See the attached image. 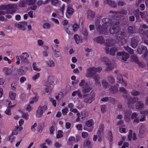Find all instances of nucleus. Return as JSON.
Listing matches in <instances>:
<instances>
[{
	"mask_svg": "<svg viewBox=\"0 0 148 148\" xmlns=\"http://www.w3.org/2000/svg\"><path fill=\"white\" fill-rule=\"evenodd\" d=\"M102 22L103 27L102 28L99 24V21H97L96 22V28L98 31L100 32V34H105L108 31L107 28L108 26L110 25L112 26L113 25V23L110 19L107 18H103L102 20Z\"/></svg>",
	"mask_w": 148,
	"mask_h": 148,
	"instance_id": "obj_2",
	"label": "nucleus"
},
{
	"mask_svg": "<svg viewBox=\"0 0 148 148\" xmlns=\"http://www.w3.org/2000/svg\"><path fill=\"white\" fill-rule=\"evenodd\" d=\"M17 84V83L16 82H12L11 85V88L12 90H14L16 89Z\"/></svg>",
	"mask_w": 148,
	"mask_h": 148,
	"instance_id": "obj_46",
	"label": "nucleus"
},
{
	"mask_svg": "<svg viewBox=\"0 0 148 148\" xmlns=\"http://www.w3.org/2000/svg\"><path fill=\"white\" fill-rule=\"evenodd\" d=\"M94 99V96L90 97L88 99H85L84 100V101L86 103H91L93 100Z\"/></svg>",
	"mask_w": 148,
	"mask_h": 148,
	"instance_id": "obj_34",
	"label": "nucleus"
},
{
	"mask_svg": "<svg viewBox=\"0 0 148 148\" xmlns=\"http://www.w3.org/2000/svg\"><path fill=\"white\" fill-rule=\"evenodd\" d=\"M45 142L47 143L48 145H51L52 143V140L49 138L46 139L45 140Z\"/></svg>",
	"mask_w": 148,
	"mask_h": 148,
	"instance_id": "obj_57",
	"label": "nucleus"
},
{
	"mask_svg": "<svg viewBox=\"0 0 148 148\" xmlns=\"http://www.w3.org/2000/svg\"><path fill=\"white\" fill-rule=\"evenodd\" d=\"M11 102L9 103L8 104V109L6 110L5 111V113L7 115H10L11 114V113L10 112V108H12V107H14V105L11 106Z\"/></svg>",
	"mask_w": 148,
	"mask_h": 148,
	"instance_id": "obj_31",
	"label": "nucleus"
},
{
	"mask_svg": "<svg viewBox=\"0 0 148 148\" xmlns=\"http://www.w3.org/2000/svg\"><path fill=\"white\" fill-rule=\"evenodd\" d=\"M136 108L137 109H140L143 108L144 106V104L142 101H138L135 104Z\"/></svg>",
	"mask_w": 148,
	"mask_h": 148,
	"instance_id": "obj_25",
	"label": "nucleus"
},
{
	"mask_svg": "<svg viewBox=\"0 0 148 148\" xmlns=\"http://www.w3.org/2000/svg\"><path fill=\"white\" fill-rule=\"evenodd\" d=\"M125 36V34L124 32H119L116 37L117 39L119 40L123 38Z\"/></svg>",
	"mask_w": 148,
	"mask_h": 148,
	"instance_id": "obj_26",
	"label": "nucleus"
},
{
	"mask_svg": "<svg viewBox=\"0 0 148 148\" xmlns=\"http://www.w3.org/2000/svg\"><path fill=\"white\" fill-rule=\"evenodd\" d=\"M57 79L55 78L52 76H49L47 79V82L48 84L51 85H55L57 84Z\"/></svg>",
	"mask_w": 148,
	"mask_h": 148,
	"instance_id": "obj_15",
	"label": "nucleus"
},
{
	"mask_svg": "<svg viewBox=\"0 0 148 148\" xmlns=\"http://www.w3.org/2000/svg\"><path fill=\"white\" fill-rule=\"evenodd\" d=\"M74 10L72 7H71L69 5L67 6L66 10V13L69 15H71L74 12Z\"/></svg>",
	"mask_w": 148,
	"mask_h": 148,
	"instance_id": "obj_21",
	"label": "nucleus"
},
{
	"mask_svg": "<svg viewBox=\"0 0 148 148\" xmlns=\"http://www.w3.org/2000/svg\"><path fill=\"white\" fill-rule=\"evenodd\" d=\"M37 44L38 46H42L44 44V42L42 40L39 39L37 40Z\"/></svg>",
	"mask_w": 148,
	"mask_h": 148,
	"instance_id": "obj_62",
	"label": "nucleus"
},
{
	"mask_svg": "<svg viewBox=\"0 0 148 148\" xmlns=\"http://www.w3.org/2000/svg\"><path fill=\"white\" fill-rule=\"evenodd\" d=\"M74 32L77 31L79 27V25L77 24H75L72 25Z\"/></svg>",
	"mask_w": 148,
	"mask_h": 148,
	"instance_id": "obj_51",
	"label": "nucleus"
},
{
	"mask_svg": "<svg viewBox=\"0 0 148 148\" xmlns=\"http://www.w3.org/2000/svg\"><path fill=\"white\" fill-rule=\"evenodd\" d=\"M103 2L105 4H108L111 6L116 8L117 6V5L120 6H122L125 4V1L122 0H119L117 2V3H115L114 1H112L111 0H103Z\"/></svg>",
	"mask_w": 148,
	"mask_h": 148,
	"instance_id": "obj_5",
	"label": "nucleus"
},
{
	"mask_svg": "<svg viewBox=\"0 0 148 148\" xmlns=\"http://www.w3.org/2000/svg\"><path fill=\"white\" fill-rule=\"evenodd\" d=\"M104 128V125L102 124H101L100 125L97 132L98 134H101L103 131Z\"/></svg>",
	"mask_w": 148,
	"mask_h": 148,
	"instance_id": "obj_47",
	"label": "nucleus"
},
{
	"mask_svg": "<svg viewBox=\"0 0 148 148\" xmlns=\"http://www.w3.org/2000/svg\"><path fill=\"white\" fill-rule=\"evenodd\" d=\"M87 18L89 20H92L95 16V13L94 12L89 10L87 12Z\"/></svg>",
	"mask_w": 148,
	"mask_h": 148,
	"instance_id": "obj_20",
	"label": "nucleus"
},
{
	"mask_svg": "<svg viewBox=\"0 0 148 148\" xmlns=\"http://www.w3.org/2000/svg\"><path fill=\"white\" fill-rule=\"evenodd\" d=\"M113 23V26L111 27L109 30V32L112 34H115L117 33L119 31V27L118 26H117V24L116 25H114Z\"/></svg>",
	"mask_w": 148,
	"mask_h": 148,
	"instance_id": "obj_13",
	"label": "nucleus"
},
{
	"mask_svg": "<svg viewBox=\"0 0 148 148\" xmlns=\"http://www.w3.org/2000/svg\"><path fill=\"white\" fill-rule=\"evenodd\" d=\"M119 91L121 93H123L124 98L125 99H127L128 100V107L131 108H133L134 104L138 100V98L136 97H134L133 98L130 97L127 94V90L123 87H121L120 88Z\"/></svg>",
	"mask_w": 148,
	"mask_h": 148,
	"instance_id": "obj_3",
	"label": "nucleus"
},
{
	"mask_svg": "<svg viewBox=\"0 0 148 148\" xmlns=\"http://www.w3.org/2000/svg\"><path fill=\"white\" fill-rule=\"evenodd\" d=\"M101 69V68L100 67L89 68L87 70L86 76L88 78L93 77L95 82L101 85L100 83L99 82L100 77L97 74V73L99 72Z\"/></svg>",
	"mask_w": 148,
	"mask_h": 148,
	"instance_id": "obj_1",
	"label": "nucleus"
},
{
	"mask_svg": "<svg viewBox=\"0 0 148 148\" xmlns=\"http://www.w3.org/2000/svg\"><path fill=\"white\" fill-rule=\"evenodd\" d=\"M15 4L10 3L7 5L8 9H12L14 8Z\"/></svg>",
	"mask_w": 148,
	"mask_h": 148,
	"instance_id": "obj_63",
	"label": "nucleus"
},
{
	"mask_svg": "<svg viewBox=\"0 0 148 148\" xmlns=\"http://www.w3.org/2000/svg\"><path fill=\"white\" fill-rule=\"evenodd\" d=\"M53 53L54 56L56 58L59 57L61 55L60 51L56 49L54 50Z\"/></svg>",
	"mask_w": 148,
	"mask_h": 148,
	"instance_id": "obj_40",
	"label": "nucleus"
},
{
	"mask_svg": "<svg viewBox=\"0 0 148 148\" xmlns=\"http://www.w3.org/2000/svg\"><path fill=\"white\" fill-rule=\"evenodd\" d=\"M65 8V5L64 4H63L62 7L59 9V11H58L57 12V14L60 16L63 17V16Z\"/></svg>",
	"mask_w": 148,
	"mask_h": 148,
	"instance_id": "obj_22",
	"label": "nucleus"
},
{
	"mask_svg": "<svg viewBox=\"0 0 148 148\" xmlns=\"http://www.w3.org/2000/svg\"><path fill=\"white\" fill-rule=\"evenodd\" d=\"M127 13V10H122L118 12L115 13V14L114 15V16L115 17L114 18H116V19H123L124 18V16L122 14L126 15Z\"/></svg>",
	"mask_w": 148,
	"mask_h": 148,
	"instance_id": "obj_7",
	"label": "nucleus"
},
{
	"mask_svg": "<svg viewBox=\"0 0 148 148\" xmlns=\"http://www.w3.org/2000/svg\"><path fill=\"white\" fill-rule=\"evenodd\" d=\"M27 23L26 21H24L19 23H16L14 24V26L19 29L23 30L25 31L26 29Z\"/></svg>",
	"mask_w": 148,
	"mask_h": 148,
	"instance_id": "obj_9",
	"label": "nucleus"
},
{
	"mask_svg": "<svg viewBox=\"0 0 148 148\" xmlns=\"http://www.w3.org/2000/svg\"><path fill=\"white\" fill-rule=\"evenodd\" d=\"M29 57V55L26 52L23 53L20 56L21 60L26 63L28 62L27 58Z\"/></svg>",
	"mask_w": 148,
	"mask_h": 148,
	"instance_id": "obj_17",
	"label": "nucleus"
},
{
	"mask_svg": "<svg viewBox=\"0 0 148 148\" xmlns=\"http://www.w3.org/2000/svg\"><path fill=\"white\" fill-rule=\"evenodd\" d=\"M132 112L130 110L125 111V112L124 119L125 121L128 122L130 121L131 118L134 119V122L136 123H138L139 122V116L138 114L136 112H134L132 113L130 117V114Z\"/></svg>",
	"mask_w": 148,
	"mask_h": 148,
	"instance_id": "obj_4",
	"label": "nucleus"
},
{
	"mask_svg": "<svg viewBox=\"0 0 148 148\" xmlns=\"http://www.w3.org/2000/svg\"><path fill=\"white\" fill-rule=\"evenodd\" d=\"M63 136L62 132L61 130L58 131V133L56 134V137L57 138L62 137Z\"/></svg>",
	"mask_w": 148,
	"mask_h": 148,
	"instance_id": "obj_52",
	"label": "nucleus"
},
{
	"mask_svg": "<svg viewBox=\"0 0 148 148\" xmlns=\"http://www.w3.org/2000/svg\"><path fill=\"white\" fill-rule=\"evenodd\" d=\"M40 76V74L39 73H37L36 74L34 75L32 77V79L34 81H36V80L38 79Z\"/></svg>",
	"mask_w": 148,
	"mask_h": 148,
	"instance_id": "obj_43",
	"label": "nucleus"
},
{
	"mask_svg": "<svg viewBox=\"0 0 148 148\" xmlns=\"http://www.w3.org/2000/svg\"><path fill=\"white\" fill-rule=\"evenodd\" d=\"M110 90L113 93H116L118 91V87L116 86H115L113 87V88H112V87L111 86L110 88Z\"/></svg>",
	"mask_w": 148,
	"mask_h": 148,
	"instance_id": "obj_44",
	"label": "nucleus"
},
{
	"mask_svg": "<svg viewBox=\"0 0 148 148\" xmlns=\"http://www.w3.org/2000/svg\"><path fill=\"white\" fill-rule=\"evenodd\" d=\"M0 10H3L4 12L7 11V13H8V11L7 10L8 9L7 5H1L0 7Z\"/></svg>",
	"mask_w": 148,
	"mask_h": 148,
	"instance_id": "obj_50",
	"label": "nucleus"
},
{
	"mask_svg": "<svg viewBox=\"0 0 148 148\" xmlns=\"http://www.w3.org/2000/svg\"><path fill=\"white\" fill-rule=\"evenodd\" d=\"M84 84L85 85V86L83 88V93H86L89 92L92 89V88L89 86L87 83H85V81L84 79L82 80L81 81L79 84V86H82Z\"/></svg>",
	"mask_w": 148,
	"mask_h": 148,
	"instance_id": "obj_6",
	"label": "nucleus"
},
{
	"mask_svg": "<svg viewBox=\"0 0 148 148\" xmlns=\"http://www.w3.org/2000/svg\"><path fill=\"white\" fill-rule=\"evenodd\" d=\"M32 66L34 70L37 71H40L41 69L40 68H38L36 66V64L35 63H34L32 64Z\"/></svg>",
	"mask_w": 148,
	"mask_h": 148,
	"instance_id": "obj_54",
	"label": "nucleus"
},
{
	"mask_svg": "<svg viewBox=\"0 0 148 148\" xmlns=\"http://www.w3.org/2000/svg\"><path fill=\"white\" fill-rule=\"evenodd\" d=\"M25 108L26 110L28 112L31 111L33 109L31 107L29 104H28L26 105L25 106Z\"/></svg>",
	"mask_w": 148,
	"mask_h": 148,
	"instance_id": "obj_55",
	"label": "nucleus"
},
{
	"mask_svg": "<svg viewBox=\"0 0 148 148\" xmlns=\"http://www.w3.org/2000/svg\"><path fill=\"white\" fill-rule=\"evenodd\" d=\"M53 41L55 45V47L56 48L58 47L59 46V44L60 42L59 40L57 38H56L53 40Z\"/></svg>",
	"mask_w": 148,
	"mask_h": 148,
	"instance_id": "obj_49",
	"label": "nucleus"
},
{
	"mask_svg": "<svg viewBox=\"0 0 148 148\" xmlns=\"http://www.w3.org/2000/svg\"><path fill=\"white\" fill-rule=\"evenodd\" d=\"M65 30L68 34H72L74 33L73 27L71 25H69L68 27L65 28Z\"/></svg>",
	"mask_w": 148,
	"mask_h": 148,
	"instance_id": "obj_19",
	"label": "nucleus"
},
{
	"mask_svg": "<svg viewBox=\"0 0 148 148\" xmlns=\"http://www.w3.org/2000/svg\"><path fill=\"white\" fill-rule=\"evenodd\" d=\"M22 116L25 119H27L28 118L29 114L27 113H24L22 114Z\"/></svg>",
	"mask_w": 148,
	"mask_h": 148,
	"instance_id": "obj_59",
	"label": "nucleus"
},
{
	"mask_svg": "<svg viewBox=\"0 0 148 148\" xmlns=\"http://www.w3.org/2000/svg\"><path fill=\"white\" fill-rule=\"evenodd\" d=\"M102 84L103 86L105 88H108L109 87V84L105 80H103L102 82Z\"/></svg>",
	"mask_w": 148,
	"mask_h": 148,
	"instance_id": "obj_48",
	"label": "nucleus"
},
{
	"mask_svg": "<svg viewBox=\"0 0 148 148\" xmlns=\"http://www.w3.org/2000/svg\"><path fill=\"white\" fill-rule=\"evenodd\" d=\"M47 109V106H44L42 107H39L36 111V117H41L43 113Z\"/></svg>",
	"mask_w": 148,
	"mask_h": 148,
	"instance_id": "obj_10",
	"label": "nucleus"
},
{
	"mask_svg": "<svg viewBox=\"0 0 148 148\" xmlns=\"http://www.w3.org/2000/svg\"><path fill=\"white\" fill-rule=\"evenodd\" d=\"M136 28L134 27L129 26L128 28V32L130 33H134L135 32Z\"/></svg>",
	"mask_w": 148,
	"mask_h": 148,
	"instance_id": "obj_35",
	"label": "nucleus"
},
{
	"mask_svg": "<svg viewBox=\"0 0 148 148\" xmlns=\"http://www.w3.org/2000/svg\"><path fill=\"white\" fill-rule=\"evenodd\" d=\"M56 99L57 100H60L63 98V94L62 92H60L58 94L55 96Z\"/></svg>",
	"mask_w": 148,
	"mask_h": 148,
	"instance_id": "obj_37",
	"label": "nucleus"
},
{
	"mask_svg": "<svg viewBox=\"0 0 148 148\" xmlns=\"http://www.w3.org/2000/svg\"><path fill=\"white\" fill-rule=\"evenodd\" d=\"M46 63L47 66L49 67H53L55 66L54 62L51 60H49L47 61Z\"/></svg>",
	"mask_w": 148,
	"mask_h": 148,
	"instance_id": "obj_30",
	"label": "nucleus"
},
{
	"mask_svg": "<svg viewBox=\"0 0 148 148\" xmlns=\"http://www.w3.org/2000/svg\"><path fill=\"white\" fill-rule=\"evenodd\" d=\"M117 54L118 56H121L122 60L125 61H126L129 57V54L124 52H117Z\"/></svg>",
	"mask_w": 148,
	"mask_h": 148,
	"instance_id": "obj_14",
	"label": "nucleus"
},
{
	"mask_svg": "<svg viewBox=\"0 0 148 148\" xmlns=\"http://www.w3.org/2000/svg\"><path fill=\"white\" fill-rule=\"evenodd\" d=\"M94 124V121L92 119H90L87 121L86 123V125L88 127H89L87 129H85V128H84V129L86 130L89 132L92 131L93 130V125Z\"/></svg>",
	"mask_w": 148,
	"mask_h": 148,
	"instance_id": "obj_8",
	"label": "nucleus"
},
{
	"mask_svg": "<svg viewBox=\"0 0 148 148\" xmlns=\"http://www.w3.org/2000/svg\"><path fill=\"white\" fill-rule=\"evenodd\" d=\"M3 72L5 74V75H8L11 73L9 70V69L7 67H4L3 69Z\"/></svg>",
	"mask_w": 148,
	"mask_h": 148,
	"instance_id": "obj_38",
	"label": "nucleus"
},
{
	"mask_svg": "<svg viewBox=\"0 0 148 148\" xmlns=\"http://www.w3.org/2000/svg\"><path fill=\"white\" fill-rule=\"evenodd\" d=\"M147 49V48L146 46L142 45L139 46L137 50L138 53L140 54L144 53L146 52Z\"/></svg>",
	"mask_w": 148,
	"mask_h": 148,
	"instance_id": "obj_18",
	"label": "nucleus"
},
{
	"mask_svg": "<svg viewBox=\"0 0 148 148\" xmlns=\"http://www.w3.org/2000/svg\"><path fill=\"white\" fill-rule=\"evenodd\" d=\"M16 96V93L13 91H10L9 92V96L11 99L14 100Z\"/></svg>",
	"mask_w": 148,
	"mask_h": 148,
	"instance_id": "obj_28",
	"label": "nucleus"
},
{
	"mask_svg": "<svg viewBox=\"0 0 148 148\" xmlns=\"http://www.w3.org/2000/svg\"><path fill=\"white\" fill-rule=\"evenodd\" d=\"M129 146V144L127 142H124L121 148H126Z\"/></svg>",
	"mask_w": 148,
	"mask_h": 148,
	"instance_id": "obj_64",
	"label": "nucleus"
},
{
	"mask_svg": "<svg viewBox=\"0 0 148 148\" xmlns=\"http://www.w3.org/2000/svg\"><path fill=\"white\" fill-rule=\"evenodd\" d=\"M102 60L104 62L107 66L106 68V70H110L113 69V66L108 58H104L102 59Z\"/></svg>",
	"mask_w": 148,
	"mask_h": 148,
	"instance_id": "obj_11",
	"label": "nucleus"
},
{
	"mask_svg": "<svg viewBox=\"0 0 148 148\" xmlns=\"http://www.w3.org/2000/svg\"><path fill=\"white\" fill-rule=\"evenodd\" d=\"M117 80L120 83L124 84L125 86H127V83L126 82L124 81L122 78L121 74H119L117 75Z\"/></svg>",
	"mask_w": 148,
	"mask_h": 148,
	"instance_id": "obj_23",
	"label": "nucleus"
},
{
	"mask_svg": "<svg viewBox=\"0 0 148 148\" xmlns=\"http://www.w3.org/2000/svg\"><path fill=\"white\" fill-rule=\"evenodd\" d=\"M131 93L133 96H137L139 94V92L136 90H133L132 91Z\"/></svg>",
	"mask_w": 148,
	"mask_h": 148,
	"instance_id": "obj_56",
	"label": "nucleus"
},
{
	"mask_svg": "<svg viewBox=\"0 0 148 148\" xmlns=\"http://www.w3.org/2000/svg\"><path fill=\"white\" fill-rule=\"evenodd\" d=\"M82 135L83 138H85L88 136V133L87 132H84L82 133Z\"/></svg>",
	"mask_w": 148,
	"mask_h": 148,
	"instance_id": "obj_58",
	"label": "nucleus"
},
{
	"mask_svg": "<svg viewBox=\"0 0 148 148\" xmlns=\"http://www.w3.org/2000/svg\"><path fill=\"white\" fill-rule=\"evenodd\" d=\"M137 42L136 39L135 38H133L132 40L131 46L133 48H135L137 45Z\"/></svg>",
	"mask_w": 148,
	"mask_h": 148,
	"instance_id": "obj_33",
	"label": "nucleus"
},
{
	"mask_svg": "<svg viewBox=\"0 0 148 148\" xmlns=\"http://www.w3.org/2000/svg\"><path fill=\"white\" fill-rule=\"evenodd\" d=\"M74 38L75 40V42L77 44H79L80 42H82V40H80L79 37V36L77 35H75L74 36Z\"/></svg>",
	"mask_w": 148,
	"mask_h": 148,
	"instance_id": "obj_41",
	"label": "nucleus"
},
{
	"mask_svg": "<svg viewBox=\"0 0 148 148\" xmlns=\"http://www.w3.org/2000/svg\"><path fill=\"white\" fill-rule=\"evenodd\" d=\"M108 81L110 83L112 84L114 82V79L113 77L110 76L108 78Z\"/></svg>",
	"mask_w": 148,
	"mask_h": 148,
	"instance_id": "obj_60",
	"label": "nucleus"
},
{
	"mask_svg": "<svg viewBox=\"0 0 148 148\" xmlns=\"http://www.w3.org/2000/svg\"><path fill=\"white\" fill-rule=\"evenodd\" d=\"M131 61L132 62L138 63V59L135 56H132L131 57Z\"/></svg>",
	"mask_w": 148,
	"mask_h": 148,
	"instance_id": "obj_53",
	"label": "nucleus"
},
{
	"mask_svg": "<svg viewBox=\"0 0 148 148\" xmlns=\"http://www.w3.org/2000/svg\"><path fill=\"white\" fill-rule=\"evenodd\" d=\"M107 138L109 141H111L112 140V132L110 131H108L106 136Z\"/></svg>",
	"mask_w": 148,
	"mask_h": 148,
	"instance_id": "obj_39",
	"label": "nucleus"
},
{
	"mask_svg": "<svg viewBox=\"0 0 148 148\" xmlns=\"http://www.w3.org/2000/svg\"><path fill=\"white\" fill-rule=\"evenodd\" d=\"M133 13L135 15L136 19L139 18V14H140L141 16L143 18H145L147 16V14L146 12H144V13H143L141 12H139V10L138 9L135 10Z\"/></svg>",
	"mask_w": 148,
	"mask_h": 148,
	"instance_id": "obj_12",
	"label": "nucleus"
},
{
	"mask_svg": "<svg viewBox=\"0 0 148 148\" xmlns=\"http://www.w3.org/2000/svg\"><path fill=\"white\" fill-rule=\"evenodd\" d=\"M36 0H27L26 3L29 5L34 4L36 2Z\"/></svg>",
	"mask_w": 148,
	"mask_h": 148,
	"instance_id": "obj_45",
	"label": "nucleus"
},
{
	"mask_svg": "<svg viewBox=\"0 0 148 148\" xmlns=\"http://www.w3.org/2000/svg\"><path fill=\"white\" fill-rule=\"evenodd\" d=\"M146 131V129L143 126H142L140 127L139 129L140 135H142V134H144Z\"/></svg>",
	"mask_w": 148,
	"mask_h": 148,
	"instance_id": "obj_36",
	"label": "nucleus"
},
{
	"mask_svg": "<svg viewBox=\"0 0 148 148\" xmlns=\"http://www.w3.org/2000/svg\"><path fill=\"white\" fill-rule=\"evenodd\" d=\"M51 24L49 23L45 22L42 25L43 28L45 29H49L51 27Z\"/></svg>",
	"mask_w": 148,
	"mask_h": 148,
	"instance_id": "obj_24",
	"label": "nucleus"
},
{
	"mask_svg": "<svg viewBox=\"0 0 148 148\" xmlns=\"http://www.w3.org/2000/svg\"><path fill=\"white\" fill-rule=\"evenodd\" d=\"M105 49L107 54H109L111 55H114L117 51L116 48H113L109 49L107 47L105 48Z\"/></svg>",
	"mask_w": 148,
	"mask_h": 148,
	"instance_id": "obj_16",
	"label": "nucleus"
},
{
	"mask_svg": "<svg viewBox=\"0 0 148 148\" xmlns=\"http://www.w3.org/2000/svg\"><path fill=\"white\" fill-rule=\"evenodd\" d=\"M62 111L63 115H65L68 111L67 107H65L64 109L62 110Z\"/></svg>",
	"mask_w": 148,
	"mask_h": 148,
	"instance_id": "obj_61",
	"label": "nucleus"
},
{
	"mask_svg": "<svg viewBox=\"0 0 148 148\" xmlns=\"http://www.w3.org/2000/svg\"><path fill=\"white\" fill-rule=\"evenodd\" d=\"M125 49L130 54H132L134 53L133 50L128 46H126L124 47Z\"/></svg>",
	"mask_w": 148,
	"mask_h": 148,
	"instance_id": "obj_42",
	"label": "nucleus"
},
{
	"mask_svg": "<svg viewBox=\"0 0 148 148\" xmlns=\"http://www.w3.org/2000/svg\"><path fill=\"white\" fill-rule=\"evenodd\" d=\"M94 40L97 42L101 44L104 43V38L101 36L97 37Z\"/></svg>",
	"mask_w": 148,
	"mask_h": 148,
	"instance_id": "obj_27",
	"label": "nucleus"
},
{
	"mask_svg": "<svg viewBox=\"0 0 148 148\" xmlns=\"http://www.w3.org/2000/svg\"><path fill=\"white\" fill-rule=\"evenodd\" d=\"M83 146L84 147H87L88 148H91V142L89 140L84 141L83 143Z\"/></svg>",
	"mask_w": 148,
	"mask_h": 148,
	"instance_id": "obj_29",
	"label": "nucleus"
},
{
	"mask_svg": "<svg viewBox=\"0 0 148 148\" xmlns=\"http://www.w3.org/2000/svg\"><path fill=\"white\" fill-rule=\"evenodd\" d=\"M114 43L113 40L110 38L106 40L105 44L106 45L110 47Z\"/></svg>",
	"mask_w": 148,
	"mask_h": 148,
	"instance_id": "obj_32",
	"label": "nucleus"
}]
</instances>
